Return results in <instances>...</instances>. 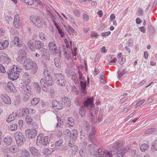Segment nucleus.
<instances>
[{"mask_svg":"<svg viewBox=\"0 0 157 157\" xmlns=\"http://www.w3.org/2000/svg\"><path fill=\"white\" fill-rule=\"evenodd\" d=\"M66 29L67 31L71 36H74L75 35L74 29L70 26L68 25L67 27L66 28Z\"/></svg>","mask_w":157,"mask_h":157,"instance_id":"nucleus-27","label":"nucleus"},{"mask_svg":"<svg viewBox=\"0 0 157 157\" xmlns=\"http://www.w3.org/2000/svg\"><path fill=\"white\" fill-rule=\"evenodd\" d=\"M5 89L8 92L11 91L13 92L15 91V88L10 82H8L7 85L5 88Z\"/></svg>","mask_w":157,"mask_h":157,"instance_id":"nucleus-17","label":"nucleus"},{"mask_svg":"<svg viewBox=\"0 0 157 157\" xmlns=\"http://www.w3.org/2000/svg\"><path fill=\"white\" fill-rule=\"evenodd\" d=\"M28 46L30 50L33 51L34 49H36L39 50L44 46V43L39 40H35L33 42L31 40L29 41Z\"/></svg>","mask_w":157,"mask_h":157,"instance_id":"nucleus-1","label":"nucleus"},{"mask_svg":"<svg viewBox=\"0 0 157 157\" xmlns=\"http://www.w3.org/2000/svg\"><path fill=\"white\" fill-rule=\"evenodd\" d=\"M18 128V125L17 124H13L11 126L10 129L12 131L16 130Z\"/></svg>","mask_w":157,"mask_h":157,"instance_id":"nucleus-57","label":"nucleus"},{"mask_svg":"<svg viewBox=\"0 0 157 157\" xmlns=\"http://www.w3.org/2000/svg\"><path fill=\"white\" fill-rule=\"evenodd\" d=\"M79 113L82 117L85 116V111L83 109L82 106H80L79 108Z\"/></svg>","mask_w":157,"mask_h":157,"instance_id":"nucleus-42","label":"nucleus"},{"mask_svg":"<svg viewBox=\"0 0 157 157\" xmlns=\"http://www.w3.org/2000/svg\"><path fill=\"white\" fill-rule=\"evenodd\" d=\"M16 115L15 113H12L10 116H9L8 118L6 119V121L10 122L15 119Z\"/></svg>","mask_w":157,"mask_h":157,"instance_id":"nucleus-24","label":"nucleus"},{"mask_svg":"<svg viewBox=\"0 0 157 157\" xmlns=\"http://www.w3.org/2000/svg\"><path fill=\"white\" fill-rule=\"evenodd\" d=\"M104 74L102 73L100 77V79L101 82L103 83H105V82L104 79Z\"/></svg>","mask_w":157,"mask_h":157,"instance_id":"nucleus-59","label":"nucleus"},{"mask_svg":"<svg viewBox=\"0 0 157 157\" xmlns=\"http://www.w3.org/2000/svg\"><path fill=\"white\" fill-rule=\"evenodd\" d=\"M56 44L54 43L53 42H51L49 43L48 44V46L49 48V49H50L51 48H53L55 46H56Z\"/></svg>","mask_w":157,"mask_h":157,"instance_id":"nucleus-64","label":"nucleus"},{"mask_svg":"<svg viewBox=\"0 0 157 157\" xmlns=\"http://www.w3.org/2000/svg\"><path fill=\"white\" fill-rule=\"evenodd\" d=\"M27 110V109L23 108L20 109H18L17 112L16 113V115L18 117L22 116L25 113L26 110Z\"/></svg>","mask_w":157,"mask_h":157,"instance_id":"nucleus-20","label":"nucleus"},{"mask_svg":"<svg viewBox=\"0 0 157 157\" xmlns=\"http://www.w3.org/2000/svg\"><path fill=\"white\" fill-rule=\"evenodd\" d=\"M40 38L42 40H44L46 38V36L43 33H40L39 34Z\"/></svg>","mask_w":157,"mask_h":157,"instance_id":"nucleus-55","label":"nucleus"},{"mask_svg":"<svg viewBox=\"0 0 157 157\" xmlns=\"http://www.w3.org/2000/svg\"><path fill=\"white\" fill-rule=\"evenodd\" d=\"M131 147L129 146L128 147H126L125 148H123L121 149V151L124 154L126 153V152L128 151L130 149H131Z\"/></svg>","mask_w":157,"mask_h":157,"instance_id":"nucleus-54","label":"nucleus"},{"mask_svg":"<svg viewBox=\"0 0 157 157\" xmlns=\"http://www.w3.org/2000/svg\"><path fill=\"white\" fill-rule=\"evenodd\" d=\"M50 50L51 51L52 54L54 55H56L59 52L57 47L56 46H55L54 47L51 48Z\"/></svg>","mask_w":157,"mask_h":157,"instance_id":"nucleus-32","label":"nucleus"},{"mask_svg":"<svg viewBox=\"0 0 157 157\" xmlns=\"http://www.w3.org/2000/svg\"><path fill=\"white\" fill-rule=\"evenodd\" d=\"M4 142L7 146L10 145L12 142V138L10 136H8L4 138Z\"/></svg>","mask_w":157,"mask_h":157,"instance_id":"nucleus-22","label":"nucleus"},{"mask_svg":"<svg viewBox=\"0 0 157 157\" xmlns=\"http://www.w3.org/2000/svg\"><path fill=\"white\" fill-rule=\"evenodd\" d=\"M25 120L26 123L28 124H30L32 121V117L31 116L29 115H27L25 117Z\"/></svg>","mask_w":157,"mask_h":157,"instance_id":"nucleus-37","label":"nucleus"},{"mask_svg":"<svg viewBox=\"0 0 157 157\" xmlns=\"http://www.w3.org/2000/svg\"><path fill=\"white\" fill-rule=\"evenodd\" d=\"M40 101L39 98H34L32 99L31 101V104L33 105H36L38 104Z\"/></svg>","mask_w":157,"mask_h":157,"instance_id":"nucleus-30","label":"nucleus"},{"mask_svg":"<svg viewBox=\"0 0 157 157\" xmlns=\"http://www.w3.org/2000/svg\"><path fill=\"white\" fill-rule=\"evenodd\" d=\"M155 130L154 128H149L145 131V134H149L153 133Z\"/></svg>","mask_w":157,"mask_h":157,"instance_id":"nucleus-45","label":"nucleus"},{"mask_svg":"<svg viewBox=\"0 0 157 157\" xmlns=\"http://www.w3.org/2000/svg\"><path fill=\"white\" fill-rule=\"evenodd\" d=\"M52 105L54 107H56L57 109L58 105H59V102L56 100H53L52 102Z\"/></svg>","mask_w":157,"mask_h":157,"instance_id":"nucleus-58","label":"nucleus"},{"mask_svg":"<svg viewBox=\"0 0 157 157\" xmlns=\"http://www.w3.org/2000/svg\"><path fill=\"white\" fill-rule=\"evenodd\" d=\"M80 86L81 88V90L82 93L84 94H86V81L84 79L80 81Z\"/></svg>","mask_w":157,"mask_h":157,"instance_id":"nucleus-13","label":"nucleus"},{"mask_svg":"<svg viewBox=\"0 0 157 157\" xmlns=\"http://www.w3.org/2000/svg\"><path fill=\"white\" fill-rule=\"evenodd\" d=\"M9 44L8 40H1L0 41V50H2L6 48Z\"/></svg>","mask_w":157,"mask_h":157,"instance_id":"nucleus-15","label":"nucleus"},{"mask_svg":"<svg viewBox=\"0 0 157 157\" xmlns=\"http://www.w3.org/2000/svg\"><path fill=\"white\" fill-rule=\"evenodd\" d=\"M123 145V144L121 143L117 142L116 144L113 145L111 148L110 149V151H108L110 154L111 155H116L117 154L119 151L121 149L120 147Z\"/></svg>","mask_w":157,"mask_h":157,"instance_id":"nucleus-4","label":"nucleus"},{"mask_svg":"<svg viewBox=\"0 0 157 157\" xmlns=\"http://www.w3.org/2000/svg\"><path fill=\"white\" fill-rule=\"evenodd\" d=\"M50 72L48 71V69L46 68L44 69V74L46 77L47 76L49 77L51 76L50 75Z\"/></svg>","mask_w":157,"mask_h":157,"instance_id":"nucleus-49","label":"nucleus"},{"mask_svg":"<svg viewBox=\"0 0 157 157\" xmlns=\"http://www.w3.org/2000/svg\"><path fill=\"white\" fill-rule=\"evenodd\" d=\"M22 154L23 156L25 157H30V154L29 151L26 150L22 151Z\"/></svg>","mask_w":157,"mask_h":157,"instance_id":"nucleus-41","label":"nucleus"},{"mask_svg":"<svg viewBox=\"0 0 157 157\" xmlns=\"http://www.w3.org/2000/svg\"><path fill=\"white\" fill-rule=\"evenodd\" d=\"M9 150L10 152L13 153H15L17 151L16 148L14 146L10 147L9 148Z\"/></svg>","mask_w":157,"mask_h":157,"instance_id":"nucleus-48","label":"nucleus"},{"mask_svg":"<svg viewBox=\"0 0 157 157\" xmlns=\"http://www.w3.org/2000/svg\"><path fill=\"white\" fill-rule=\"evenodd\" d=\"M14 40L15 41V44H17L18 47H20L22 46L23 43L21 37L19 38L18 36H15L14 37Z\"/></svg>","mask_w":157,"mask_h":157,"instance_id":"nucleus-18","label":"nucleus"},{"mask_svg":"<svg viewBox=\"0 0 157 157\" xmlns=\"http://www.w3.org/2000/svg\"><path fill=\"white\" fill-rule=\"evenodd\" d=\"M50 140L49 137L48 136H45L42 138L40 145L46 146L49 142Z\"/></svg>","mask_w":157,"mask_h":157,"instance_id":"nucleus-21","label":"nucleus"},{"mask_svg":"<svg viewBox=\"0 0 157 157\" xmlns=\"http://www.w3.org/2000/svg\"><path fill=\"white\" fill-rule=\"evenodd\" d=\"M144 101L145 100L144 99H143L139 101V102L136 105V107H139L140 105H141L143 103H144Z\"/></svg>","mask_w":157,"mask_h":157,"instance_id":"nucleus-61","label":"nucleus"},{"mask_svg":"<svg viewBox=\"0 0 157 157\" xmlns=\"http://www.w3.org/2000/svg\"><path fill=\"white\" fill-rule=\"evenodd\" d=\"M40 53L42 55V56L45 55L47 53L48 50L44 48V47L41 48L40 49Z\"/></svg>","mask_w":157,"mask_h":157,"instance_id":"nucleus-43","label":"nucleus"},{"mask_svg":"<svg viewBox=\"0 0 157 157\" xmlns=\"http://www.w3.org/2000/svg\"><path fill=\"white\" fill-rule=\"evenodd\" d=\"M44 137L43 133L40 134L37 136L36 140V144L38 145H40V143H41V140Z\"/></svg>","mask_w":157,"mask_h":157,"instance_id":"nucleus-28","label":"nucleus"},{"mask_svg":"<svg viewBox=\"0 0 157 157\" xmlns=\"http://www.w3.org/2000/svg\"><path fill=\"white\" fill-rule=\"evenodd\" d=\"M82 18L84 22L87 21L89 19V16L86 13H84L82 15Z\"/></svg>","mask_w":157,"mask_h":157,"instance_id":"nucleus-47","label":"nucleus"},{"mask_svg":"<svg viewBox=\"0 0 157 157\" xmlns=\"http://www.w3.org/2000/svg\"><path fill=\"white\" fill-rule=\"evenodd\" d=\"M0 72L3 73H5L6 72L5 67L1 64H0Z\"/></svg>","mask_w":157,"mask_h":157,"instance_id":"nucleus-62","label":"nucleus"},{"mask_svg":"<svg viewBox=\"0 0 157 157\" xmlns=\"http://www.w3.org/2000/svg\"><path fill=\"white\" fill-rule=\"evenodd\" d=\"M13 67L12 68L11 70H10L8 71V74L12 78L13 80L17 79L19 76V74L18 72H16V69L15 67V65H13Z\"/></svg>","mask_w":157,"mask_h":157,"instance_id":"nucleus-7","label":"nucleus"},{"mask_svg":"<svg viewBox=\"0 0 157 157\" xmlns=\"http://www.w3.org/2000/svg\"><path fill=\"white\" fill-rule=\"evenodd\" d=\"M36 62L33 61L31 59L29 58L25 59L24 61L23 65L26 70H29L32 68V66L34 65V63Z\"/></svg>","mask_w":157,"mask_h":157,"instance_id":"nucleus-6","label":"nucleus"},{"mask_svg":"<svg viewBox=\"0 0 157 157\" xmlns=\"http://www.w3.org/2000/svg\"><path fill=\"white\" fill-rule=\"evenodd\" d=\"M32 72L33 74H35L37 72L38 70V67L36 62L34 63V65L32 66Z\"/></svg>","mask_w":157,"mask_h":157,"instance_id":"nucleus-35","label":"nucleus"},{"mask_svg":"<svg viewBox=\"0 0 157 157\" xmlns=\"http://www.w3.org/2000/svg\"><path fill=\"white\" fill-rule=\"evenodd\" d=\"M37 131L35 129H28L25 132L26 136L29 138L34 137L37 134Z\"/></svg>","mask_w":157,"mask_h":157,"instance_id":"nucleus-9","label":"nucleus"},{"mask_svg":"<svg viewBox=\"0 0 157 157\" xmlns=\"http://www.w3.org/2000/svg\"><path fill=\"white\" fill-rule=\"evenodd\" d=\"M67 17H68V19L73 24H75V20L69 14L68 15Z\"/></svg>","mask_w":157,"mask_h":157,"instance_id":"nucleus-52","label":"nucleus"},{"mask_svg":"<svg viewBox=\"0 0 157 157\" xmlns=\"http://www.w3.org/2000/svg\"><path fill=\"white\" fill-rule=\"evenodd\" d=\"M72 138L73 140H75L77 137V131L76 129H74L72 131Z\"/></svg>","mask_w":157,"mask_h":157,"instance_id":"nucleus-39","label":"nucleus"},{"mask_svg":"<svg viewBox=\"0 0 157 157\" xmlns=\"http://www.w3.org/2000/svg\"><path fill=\"white\" fill-rule=\"evenodd\" d=\"M149 148L148 145L146 144H142L140 146V150L142 152H144L147 150Z\"/></svg>","mask_w":157,"mask_h":157,"instance_id":"nucleus-25","label":"nucleus"},{"mask_svg":"<svg viewBox=\"0 0 157 157\" xmlns=\"http://www.w3.org/2000/svg\"><path fill=\"white\" fill-rule=\"evenodd\" d=\"M91 134H89V140L90 141L91 143L94 144V145H96V144L95 142V139H94V137H91Z\"/></svg>","mask_w":157,"mask_h":157,"instance_id":"nucleus-50","label":"nucleus"},{"mask_svg":"<svg viewBox=\"0 0 157 157\" xmlns=\"http://www.w3.org/2000/svg\"><path fill=\"white\" fill-rule=\"evenodd\" d=\"M30 151L31 154L35 156L37 155L39 152L38 150L33 147L30 148Z\"/></svg>","mask_w":157,"mask_h":157,"instance_id":"nucleus-26","label":"nucleus"},{"mask_svg":"<svg viewBox=\"0 0 157 157\" xmlns=\"http://www.w3.org/2000/svg\"><path fill=\"white\" fill-rule=\"evenodd\" d=\"M93 98H87V99L84 102V105L87 109L89 110V113L91 117L93 116V111L94 104H93Z\"/></svg>","mask_w":157,"mask_h":157,"instance_id":"nucleus-2","label":"nucleus"},{"mask_svg":"<svg viewBox=\"0 0 157 157\" xmlns=\"http://www.w3.org/2000/svg\"><path fill=\"white\" fill-rule=\"evenodd\" d=\"M17 144L21 146L23 145L25 140V138L22 133L20 132H16L14 135Z\"/></svg>","mask_w":157,"mask_h":157,"instance_id":"nucleus-3","label":"nucleus"},{"mask_svg":"<svg viewBox=\"0 0 157 157\" xmlns=\"http://www.w3.org/2000/svg\"><path fill=\"white\" fill-rule=\"evenodd\" d=\"M83 100L80 99V98H75L74 99V102L75 104L78 106L80 105L82 102Z\"/></svg>","mask_w":157,"mask_h":157,"instance_id":"nucleus-34","label":"nucleus"},{"mask_svg":"<svg viewBox=\"0 0 157 157\" xmlns=\"http://www.w3.org/2000/svg\"><path fill=\"white\" fill-rule=\"evenodd\" d=\"M149 32L150 34L151 35L153 33L155 32V30H154V28L151 26H150L149 27Z\"/></svg>","mask_w":157,"mask_h":157,"instance_id":"nucleus-60","label":"nucleus"},{"mask_svg":"<svg viewBox=\"0 0 157 157\" xmlns=\"http://www.w3.org/2000/svg\"><path fill=\"white\" fill-rule=\"evenodd\" d=\"M152 149L157 151V140L154 142L153 144L152 147Z\"/></svg>","mask_w":157,"mask_h":157,"instance_id":"nucleus-51","label":"nucleus"},{"mask_svg":"<svg viewBox=\"0 0 157 157\" xmlns=\"http://www.w3.org/2000/svg\"><path fill=\"white\" fill-rule=\"evenodd\" d=\"M52 79V77L51 76H50L49 78V80H47V86H52V85L53 83H54V82L52 80H51V79Z\"/></svg>","mask_w":157,"mask_h":157,"instance_id":"nucleus-44","label":"nucleus"},{"mask_svg":"<svg viewBox=\"0 0 157 157\" xmlns=\"http://www.w3.org/2000/svg\"><path fill=\"white\" fill-rule=\"evenodd\" d=\"M47 80L44 78L40 79V84L42 88V90L44 91L47 92L48 91V86H47Z\"/></svg>","mask_w":157,"mask_h":157,"instance_id":"nucleus-12","label":"nucleus"},{"mask_svg":"<svg viewBox=\"0 0 157 157\" xmlns=\"http://www.w3.org/2000/svg\"><path fill=\"white\" fill-rule=\"evenodd\" d=\"M0 59L2 61H3L5 63H6L10 62L11 60L10 58L9 57L8 55L4 53L2 54Z\"/></svg>","mask_w":157,"mask_h":157,"instance_id":"nucleus-16","label":"nucleus"},{"mask_svg":"<svg viewBox=\"0 0 157 157\" xmlns=\"http://www.w3.org/2000/svg\"><path fill=\"white\" fill-rule=\"evenodd\" d=\"M74 15L77 17H78L80 15V12L78 9H75L74 12Z\"/></svg>","mask_w":157,"mask_h":157,"instance_id":"nucleus-56","label":"nucleus"},{"mask_svg":"<svg viewBox=\"0 0 157 157\" xmlns=\"http://www.w3.org/2000/svg\"><path fill=\"white\" fill-rule=\"evenodd\" d=\"M62 101L66 106L69 107L71 105L69 99L67 97H63L62 98Z\"/></svg>","mask_w":157,"mask_h":157,"instance_id":"nucleus-23","label":"nucleus"},{"mask_svg":"<svg viewBox=\"0 0 157 157\" xmlns=\"http://www.w3.org/2000/svg\"><path fill=\"white\" fill-rule=\"evenodd\" d=\"M1 99L6 104H10L11 103V100L10 97L6 94H2Z\"/></svg>","mask_w":157,"mask_h":157,"instance_id":"nucleus-14","label":"nucleus"},{"mask_svg":"<svg viewBox=\"0 0 157 157\" xmlns=\"http://www.w3.org/2000/svg\"><path fill=\"white\" fill-rule=\"evenodd\" d=\"M25 3L30 5L34 4V2L33 0H24Z\"/></svg>","mask_w":157,"mask_h":157,"instance_id":"nucleus-53","label":"nucleus"},{"mask_svg":"<svg viewBox=\"0 0 157 157\" xmlns=\"http://www.w3.org/2000/svg\"><path fill=\"white\" fill-rule=\"evenodd\" d=\"M63 142V139H60L56 141L55 143V146L56 148H58L59 146H61Z\"/></svg>","mask_w":157,"mask_h":157,"instance_id":"nucleus-29","label":"nucleus"},{"mask_svg":"<svg viewBox=\"0 0 157 157\" xmlns=\"http://www.w3.org/2000/svg\"><path fill=\"white\" fill-rule=\"evenodd\" d=\"M18 54L19 56L17 58V60L19 62H21L26 57V52L24 50L20 49L19 51Z\"/></svg>","mask_w":157,"mask_h":157,"instance_id":"nucleus-10","label":"nucleus"},{"mask_svg":"<svg viewBox=\"0 0 157 157\" xmlns=\"http://www.w3.org/2000/svg\"><path fill=\"white\" fill-rule=\"evenodd\" d=\"M86 148H83L79 151V154L81 157L85 156L86 154Z\"/></svg>","mask_w":157,"mask_h":157,"instance_id":"nucleus-31","label":"nucleus"},{"mask_svg":"<svg viewBox=\"0 0 157 157\" xmlns=\"http://www.w3.org/2000/svg\"><path fill=\"white\" fill-rule=\"evenodd\" d=\"M55 64L56 66L58 68H60V67L61 63L59 58H56L54 59Z\"/></svg>","mask_w":157,"mask_h":157,"instance_id":"nucleus-36","label":"nucleus"},{"mask_svg":"<svg viewBox=\"0 0 157 157\" xmlns=\"http://www.w3.org/2000/svg\"><path fill=\"white\" fill-rule=\"evenodd\" d=\"M30 19L35 25L39 28H41L43 25L42 23L41 22L39 18L37 17H30Z\"/></svg>","mask_w":157,"mask_h":157,"instance_id":"nucleus-11","label":"nucleus"},{"mask_svg":"<svg viewBox=\"0 0 157 157\" xmlns=\"http://www.w3.org/2000/svg\"><path fill=\"white\" fill-rule=\"evenodd\" d=\"M14 26L16 28H19L21 26V24L19 21H14L13 22Z\"/></svg>","mask_w":157,"mask_h":157,"instance_id":"nucleus-40","label":"nucleus"},{"mask_svg":"<svg viewBox=\"0 0 157 157\" xmlns=\"http://www.w3.org/2000/svg\"><path fill=\"white\" fill-rule=\"evenodd\" d=\"M53 150L52 148L49 149L48 148L45 149L44 150V152L46 155H48L52 153Z\"/></svg>","mask_w":157,"mask_h":157,"instance_id":"nucleus-46","label":"nucleus"},{"mask_svg":"<svg viewBox=\"0 0 157 157\" xmlns=\"http://www.w3.org/2000/svg\"><path fill=\"white\" fill-rule=\"evenodd\" d=\"M56 79L57 80L58 84L61 86H65L66 81L64 77L61 74L58 73L55 75Z\"/></svg>","mask_w":157,"mask_h":157,"instance_id":"nucleus-5","label":"nucleus"},{"mask_svg":"<svg viewBox=\"0 0 157 157\" xmlns=\"http://www.w3.org/2000/svg\"><path fill=\"white\" fill-rule=\"evenodd\" d=\"M127 71L125 69H123L122 71L120 72L119 70L117 72L118 75V78L120 79L122 76L125 73H126Z\"/></svg>","mask_w":157,"mask_h":157,"instance_id":"nucleus-38","label":"nucleus"},{"mask_svg":"<svg viewBox=\"0 0 157 157\" xmlns=\"http://www.w3.org/2000/svg\"><path fill=\"white\" fill-rule=\"evenodd\" d=\"M74 120L71 117H68L67 121V126L68 127H72L75 125Z\"/></svg>","mask_w":157,"mask_h":157,"instance_id":"nucleus-19","label":"nucleus"},{"mask_svg":"<svg viewBox=\"0 0 157 157\" xmlns=\"http://www.w3.org/2000/svg\"><path fill=\"white\" fill-rule=\"evenodd\" d=\"M81 134H80V138L82 140H85L86 137L84 133H83L82 131L80 132Z\"/></svg>","mask_w":157,"mask_h":157,"instance_id":"nucleus-63","label":"nucleus"},{"mask_svg":"<svg viewBox=\"0 0 157 157\" xmlns=\"http://www.w3.org/2000/svg\"><path fill=\"white\" fill-rule=\"evenodd\" d=\"M110 154L109 152L102 151L101 149H98L96 155L97 156L99 157H113Z\"/></svg>","mask_w":157,"mask_h":157,"instance_id":"nucleus-8","label":"nucleus"},{"mask_svg":"<svg viewBox=\"0 0 157 157\" xmlns=\"http://www.w3.org/2000/svg\"><path fill=\"white\" fill-rule=\"evenodd\" d=\"M90 124L86 121H84L83 128L86 132H88L90 129Z\"/></svg>","mask_w":157,"mask_h":157,"instance_id":"nucleus-33","label":"nucleus"}]
</instances>
